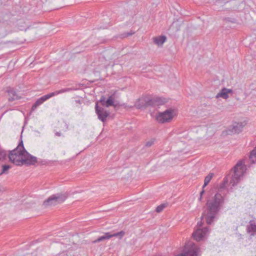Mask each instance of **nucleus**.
<instances>
[{
  "instance_id": "nucleus-7",
  "label": "nucleus",
  "mask_w": 256,
  "mask_h": 256,
  "mask_svg": "<svg viewBox=\"0 0 256 256\" xmlns=\"http://www.w3.org/2000/svg\"><path fill=\"white\" fill-rule=\"evenodd\" d=\"M174 110L172 108L166 110L164 112H160L156 117L157 120L160 123L170 122L174 118Z\"/></svg>"
},
{
  "instance_id": "nucleus-20",
  "label": "nucleus",
  "mask_w": 256,
  "mask_h": 256,
  "mask_svg": "<svg viewBox=\"0 0 256 256\" xmlns=\"http://www.w3.org/2000/svg\"><path fill=\"white\" fill-rule=\"evenodd\" d=\"M242 132V129H226L222 132V136H224L227 135H232L238 134Z\"/></svg>"
},
{
  "instance_id": "nucleus-16",
  "label": "nucleus",
  "mask_w": 256,
  "mask_h": 256,
  "mask_svg": "<svg viewBox=\"0 0 256 256\" xmlns=\"http://www.w3.org/2000/svg\"><path fill=\"white\" fill-rule=\"evenodd\" d=\"M246 230L250 236H254L256 234V222L254 220H250L249 222V224L246 226Z\"/></svg>"
},
{
  "instance_id": "nucleus-10",
  "label": "nucleus",
  "mask_w": 256,
  "mask_h": 256,
  "mask_svg": "<svg viewBox=\"0 0 256 256\" xmlns=\"http://www.w3.org/2000/svg\"><path fill=\"white\" fill-rule=\"evenodd\" d=\"M97 102H98V103L100 102L102 106L106 107L114 106V108H116L119 106L118 102L114 104V94L109 96L106 100L104 96H102L100 100Z\"/></svg>"
},
{
  "instance_id": "nucleus-18",
  "label": "nucleus",
  "mask_w": 256,
  "mask_h": 256,
  "mask_svg": "<svg viewBox=\"0 0 256 256\" xmlns=\"http://www.w3.org/2000/svg\"><path fill=\"white\" fill-rule=\"evenodd\" d=\"M6 92L9 96L8 99L9 102H12L16 100L20 99V98L16 94V92L14 88L8 87Z\"/></svg>"
},
{
  "instance_id": "nucleus-30",
  "label": "nucleus",
  "mask_w": 256,
  "mask_h": 256,
  "mask_svg": "<svg viewBox=\"0 0 256 256\" xmlns=\"http://www.w3.org/2000/svg\"><path fill=\"white\" fill-rule=\"evenodd\" d=\"M14 150H22V152L26 150V149L24 148L23 142L22 140H20L18 146Z\"/></svg>"
},
{
  "instance_id": "nucleus-28",
  "label": "nucleus",
  "mask_w": 256,
  "mask_h": 256,
  "mask_svg": "<svg viewBox=\"0 0 256 256\" xmlns=\"http://www.w3.org/2000/svg\"><path fill=\"white\" fill-rule=\"evenodd\" d=\"M135 33L132 30H130V32H124L122 34H120L117 38H120L122 39L124 38H127L132 36L133 34Z\"/></svg>"
},
{
  "instance_id": "nucleus-37",
  "label": "nucleus",
  "mask_w": 256,
  "mask_h": 256,
  "mask_svg": "<svg viewBox=\"0 0 256 256\" xmlns=\"http://www.w3.org/2000/svg\"><path fill=\"white\" fill-rule=\"evenodd\" d=\"M55 135L57 136H60L62 134L61 132H56L55 133Z\"/></svg>"
},
{
  "instance_id": "nucleus-39",
  "label": "nucleus",
  "mask_w": 256,
  "mask_h": 256,
  "mask_svg": "<svg viewBox=\"0 0 256 256\" xmlns=\"http://www.w3.org/2000/svg\"><path fill=\"white\" fill-rule=\"evenodd\" d=\"M202 197H201V196H200V198H198V200H199L200 201H202Z\"/></svg>"
},
{
  "instance_id": "nucleus-33",
  "label": "nucleus",
  "mask_w": 256,
  "mask_h": 256,
  "mask_svg": "<svg viewBox=\"0 0 256 256\" xmlns=\"http://www.w3.org/2000/svg\"><path fill=\"white\" fill-rule=\"evenodd\" d=\"M6 152L4 150H0V160L4 159L6 156Z\"/></svg>"
},
{
  "instance_id": "nucleus-5",
  "label": "nucleus",
  "mask_w": 256,
  "mask_h": 256,
  "mask_svg": "<svg viewBox=\"0 0 256 256\" xmlns=\"http://www.w3.org/2000/svg\"><path fill=\"white\" fill-rule=\"evenodd\" d=\"M200 248L192 242L187 243L182 254L176 256H200Z\"/></svg>"
},
{
  "instance_id": "nucleus-21",
  "label": "nucleus",
  "mask_w": 256,
  "mask_h": 256,
  "mask_svg": "<svg viewBox=\"0 0 256 256\" xmlns=\"http://www.w3.org/2000/svg\"><path fill=\"white\" fill-rule=\"evenodd\" d=\"M166 38L165 36H160L154 38V42L158 46H162L166 42Z\"/></svg>"
},
{
  "instance_id": "nucleus-3",
  "label": "nucleus",
  "mask_w": 256,
  "mask_h": 256,
  "mask_svg": "<svg viewBox=\"0 0 256 256\" xmlns=\"http://www.w3.org/2000/svg\"><path fill=\"white\" fill-rule=\"evenodd\" d=\"M68 193L66 192L52 194L43 202L42 206L46 208L60 204L68 198Z\"/></svg>"
},
{
  "instance_id": "nucleus-6",
  "label": "nucleus",
  "mask_w": 256,
  "mask_h": 256,
  "mask_svg": "<svg viewBox=\"0 0 256 256\" xmlns=\"http://www.w3.org/2000/svg\"><path fill=\"white\" fill-rule=\"evenodd\" d=\"M23 152L13 150L10 151L8 158L16 166H22Z\"/></svg>"
},
{
  "instance_id": "nucleus-19",
  "label": "nucleus",
  "mask_w": 256,
  "mask_h": 256,
  "mask_svg": "<svg viewBox=\"0 0 256 256\" xmlns=\"http://www.w3.org/2000/svg\"><path fill=\"white\" fill-rule=\"evenodd\" d=\"M150 99L152 100V106H154L156 105H162L167 102L166 98L160 97H156Z\"/></svg>"
},
{
  "instance_id": "nucleus-14",
  "label": "nucleus",
  "mask_w": 256,
  "mask_h": 256,
  "mask_svg": "<svg viewBox=\"0 0 256 256\" xmlns=\"http://www.w3.org/2000/svg\"><path fill=\"white\" fill-rule=\"evenodd\" d=\"M182 23V22L178 20L174 21L168 30V34L170 35L175 36L176 33L180 30Z\"/></svg>"
},
{
  "instance_id": "nucleus-38",
  "label": "nucleus",
  "mask_w": 256,
  "mask_h": 256,
  "mask_svg": "<svg viewBox=\"0 0 256 256\" xmlns=\"http://www.w3.org/2000/svg\"><path fill=\"white\" fill-rule=\"evenodd\" d=\"M228 179L225 178L224 179V180H223V182L222 183H224L225 184L228 182Z\"/></svg>"
},
{
  "instance_id": "nucleus-11",
  "label": "nucleus",
  "mask_w": 256,
  "mask_h": 256,
  "mask_svg": "<svg viewBox=\"0 0 256 256\" xmlns=\"http://www.w3.org/2000/svg\"><path fill=\"white\" fill-rule=\"evenodd\" d=\"M22 165H34L37 162V158L30 154L26 150L23 152Z\"/></svg>"
},
{
  "instance_id": "nucleus-4",
  "label": "nucleus",
  "mask_w": 256,
  "mask_h": 256,
  "mask_svg": "<svg viewBox=\"0 0 256 256\" xmlns=\"http://www.w3.org/2000/svg\"><path fill=\"white\" fill-rule=\"evenodd\" d=\"M246 170V168L242 161L238 162L233 168L234 174L230 180V184L234 186L239 182L240 178L243 176Z\"/></svg>"
},
{
  "instance_id": "nucleus-17",
  "label": "nucleus",
  "mask_w": 256,
  "mask_h": 256,
  "mask_svg": "<svg viewBox=\"0 0 256 256\" xmlns=\"http://www.w3.org/2000/svg\"><path fill=\"white\" fill-rule=\"evenodd\" d=\"M233 91L232 89H228L226 88H223L216 95V98H222L224 99L228 98V94H232Z\"/></svg>"
},
{
  "instance_id": "nucleus-25",
  "label": "nucleus",
  "mask_w": 256,
  "mask_h": 256,
  "mask_svg": "<svg viewBox=\"0 0 256 256\" xmlns=\"http://www.w3.org/2000/svg\"><path fill=\"white\" fill-rule=\"evenodd\" d=\"M214 176L213 173H210L207 176L205 177L204 180V184L202 186V188H204L210 182L212 178Z\"/></svg>"
},
{
  "instance_id": "nucleus-26",
  "label": "nucleus",
  "mask_w": 256,
  "mask_h": 256,
  "mask_svg": "<svg viewBox=\"0 0 256 256\" xmlns=\"http://www.w3.org/2000/svg\"><path fill=\"white\" fill-rule=\"evenodd\" d=\"M246 124V121L240 122H235L234 124L232 126V128H243Z\"/></svg>"
},
{
  "instance_id": "nucleus-23",
  "label": "nucleus",
  "mask_w": 256,
  "mask_h": 256,
  "mask_svg": "<svg viewBox=\"0 0 256 256\" xmlns=\"http://www.w3.org/2000/svg\"><path fill=\"white\" fill-rule=\"evenodd\" d=\"M44 100L42 98V97H40L35 102L32 104V108H31V112L34 111L36 110V109L41 104H42Z\"/></svg>"
},
{
  "instance_id": "nucleus-8",
  "label": "nucleus",
  "mask_w": 256,
  "mask_h": 256,
  "mask_svg": "<svg viewBox=\"0 0 256 256\" xmlns=\"http://www.w3.org/2000/svg\"><path fill=\"white\" fill-rule=\"evenodd\" d=\"M202 223L201 222H198L197 226L200 228L202 226ZM208 228L207 227L204 228L202 229L198 228V229L193 232L192 236L194 238L196 241L198 242L202 240V238L206 236L208 232Z\"/></svg>"
},
{
  "instance_id": "nucleus-36",
  "label": "nucleus",
  "mask_w": 256,
  "mask_h": 256,
  "mask_svg": "<svg viewBox=\"0 0 256 256\" xmlns=\"http://www.w3.org/2000/svg\"><path fill=\"white\" fill-rule=\"evenodd\" d=\"M204 192H205V191L204 190V188H202V190L200 192V196L201 197H202V195L204 193Z\"/></svg>"
},
{
  "instance_id": "nucleus-34",
  "label": "nucleus",
  "mask_w": 256,
  "mask_h": 256,
  "mask_svg": "<svg viewBox=\"0 0 256 256\" xmlns=\"http://www.w3.org/2000/svg\"><path fill=\"white\" fill-rule=\"evenodd\" d=\"M98 59H99L102 62L106 60L105 56L104 54H100L99 56Z\"/></svg>"
},
{
  "instance_id": "nucleus-9",
  "label": "nucleus",
  "mask_w": 256,
  "mask_h": 256,
  "mask_svg": "<svg viewBox=\"0 0 256 256\" xmlns=\"http://www.w3.org/2000/svg\"><path fill=\"white\" fill-rule=\"evenodd\" d=\"M124 232L122 230L113 234H111L110 232H106L104 233V236H100L98 237L97 239L92 241V243L96 244L97 242H99L104 240H108L112 237H119V238L121 239L124 236Z\"/></svg>"
},
{
  "instance_id": "nucleus-40",
  "label": "nucleus",
  "mask_w": 256,
  "mask_h": 256,
  "mask_svg": "<svg viewBox=\"0 0 256 256\" xmlns=\"http://www.w3.org/2000/svg\"><path fill=\"white\" fill-rule=\"evenodd\" d=\"M24 128H22V132H21V135L22 134V132L24 131Z\"/></svg>"
},
{
  "instance_id": "nucleus-27",
  "label": "nucleus",
  "mask_w": 256,
  "mask_h": 256,
  "mask_svg": "<svg viewBox=\"0 0 256 256\" xmlns=\"http://www.w3.org/2000/svg\"><path fill=\"white\" fill-rule=\"evenodd\" d=\"M2 167V170L0 173V176L2 174H8V170L11 168V166L8 164H3Z\"/></svg>"
},
{
  "instance_id": "nucleus-41",
  "label": "nucleus",
  "mask_w": 256,
  "mask_h": 256,
  "mask_svg": "<svg viewBox=\"0 0 256 256\" xmlns=\"http://www.w3.org/2000/svg\"><path fill=\"white\" fill-rule=\"evenodd\" d=\"M22 128H24V126Z\"/></svg>"
},
{
  "instance_id": "nucleus-35",
  "label": "nucleus",
  "mask_w": 256,
  "mask_h": 256,
  "mask_svg": "<svg viewBox=\"0 0 256 256\" xmlns=\"http://www.w3.org/2000/svg\"><path fill=\"white\" fill-rule=\"evenodd\" d=\"M225 185L226 184L224 183L220 184V185L219 191L220 190L224 189L226 188Z\"/></svg>"
},
{
  "instance_id": "nucleus-31",
  "label": "nucleus",
  "mask_w": 256,
  "mask_h": 256,
  "mask_svg": "<svg viewBox=\"0 0 256 256\" xmlns=\"http://www.w3.org/2000/svg\"><path fill=\"white\" fill-rule=\"evenodd\" d=\"M224 20L226 22H232V23H233V24L236 23V18H229V17L224 18Z\"/></svg>"
},
{
  "instance_id": "nucleus-15",
  "label": "nucleus",
  "mask_w": 256,
  "mask_h": 256,
  "mask_svg": "<svg viewBox=\"0 0 256 256\" xmlns=\"http://www.w3.org/2000/svg\"><path fill=\"white\" fill-rule=\"evenodd\" d=\"M76 90V89L75 88H63L60 90H56L54 92L48 94L46 95H44V96H42V98L44 100V101H46L47 100L49 99L52 96H56V95H58V94H62L64 92H68L72 91V90Z\"/></svg>"
},
{
  "instance_id": "nucleus-29",
  "label": "nucleus",
  "mask_w": 256,
  "mask_h": 256,
  "mask_svg": "<svg viewBox=\"0 0 256 256\" xmlns=\"http://www.w3.org/2000/svg\"><path fill=\"white\" fill-rule=\"evenodd\" d=\"M167 204H162L158 206L156 209V211L157 212H160L162 211L164 208L167 206Z\"/></svg>"
},
{
  "instance_id": "nucleus-24",
  "label": "nucleus",
  "mask_w": 256,
  "mask_h": 256,
  "mask_svg": "<svg viewBox=\"0 0 256 256\" xmlns=\"http://www.w3.org/2000/svg\"><path fill=\"white\" fill-rule=\"evenodd\" d=\"M249 158L252 163L256 162V146L251 151Z\"/></svg>"
},
{
  "instance_id": "nucleus-32",
  "label": "nucleus",
  "mask_w": 256,
  "mask_h": 256,
  "mask_svg": "<svg viewBox=\"0 0 256 256\" xmlns=\"http://www.w3.org/2000/svg\"><path fill=\"white\" fill-rule=\"evenodd\" d=\"M154 138L151 139L150 140H148L147 142H146V143L145 144V146L148 147V148L154 144Z\"/></svg>"
},
{
  "instance_id": "nucleus-22",
  "label": "nucleus",
  "mask_w": 256,
  "mask_h": 256,
  "mask_svg": "<svg viewBox=\"0 0 256 256\" xmlns=\"http://www.w3.org/2000/svg\"><path fill=\"white\" fill-rule=\"evenodd\" d=\"M230 0H216L214 5L218 8H216L218 10H220V8L228 2Z\"/></svg>"
},
{
  "instance_id": "nucleus-12",
  "label": "nucleus",
  "mask_w": 256,
  "mask_h": 256,
  "mask_svg": "<svg viewBox=\"0 0 256 256\" xmlns=\"http://www.w3.org/2000/svg\"><path fill=\"white\" fill-rule=\"evenodd\" d=\"M95 110L98 119L102 122H105L106 118L110 115L109 112L105 110L103 108L99 106L98 102L96 103Z\"/></svg>"
},
{
  "instance_id": "nucleus-2",
  "label": "nucleus",
  "mask_w": 256,
  "mask_h": 256,
  "mask_svg": "<svg viewBox=\"0 0 256 256\" xmlns=\"http://www.w3.org/2000/svg\"><path fill=\"white\" fill-rule=\"evenodd\" d=\"M16 20L14 16L8 11H4L0 12V23L6 26V29L3 32L2 30L0 32V36L3 37L6 36L11 32L12 24Z\"/></svg>"
},
{
  "instance_id": "nucleus-13",
  "label": "nucleus",
  "mask_w": 256,
  "mask_h": 256,
  "mask_svg": "<svg viewBox=\"0 0 256 256\" xmlns=\"http://www.w3.org/2000/svg\"><path fill=\"white\" fill-rule=\"evenodd\" d=\"M152 100L148 97H142L138 98L135 103L136 107L138 109L146 108L148 106H151Z\"/></svg>"
},
{
  "instance_id": "nucleus-1",
  "label": "nucleus",
  "mask_w": 256,
  "mask_h": 256,
  "mask_svg": "<svg viewBox=\"0 0 256 256\" xmlns=\"http://www.w3.org/2000/svg\"><path fill=\"white\" fill-rule=\"evenodd\" d=\"M223 196L218 192L215 194L212 200H208L206 203V210L202 213L201 220L204 216L208 224H211L216 218V216L224 204Z\"/></svg>"
}]
</instances>
